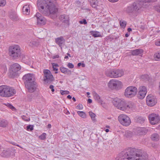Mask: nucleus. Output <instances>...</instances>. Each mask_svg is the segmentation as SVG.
<instances>
[{
    "mask_svg": "<svg viewBox=\"0 0 160 160\" xmlns=\"http://www.w3.org/2000/svg\"><path fill=\"white\" fill-rule=\"evenodd\" d=\"M23 79L25 84H26L34 82L35 77L33 74L28 73L23 77Z\"/></svg>",
    "mask_w": 160,
    "mask_h": 160,
    "instance_id": "2eb2a0df",
    "label": "nucleus"
},
{
    "mask_svg": "<svg viewBox=\"0 0 160 160\" xmlns=\"http://www.w3.org/2000/svg\"><path fill=\"white\" fill-rule=\"evenodd\" d=\"M148 118L151 123L152 125L158 123L160 120L159 117L158 115L154 113L149 115Z\"/></svg>",
    "mask_w": 160,
    "mask_h": 160,
    "instance_id": "dca6fc26",
    "label": "nucleus"
},
{
    "mask_svg": "<svg viewBox=\"0 0 160 160\" xmlns=\"http://www.w3.org/2000/svg\"><path fill=\"white\" fill-rule=\"evenodd\" d=\"M125 137L127 138L131 137L132 136V132L129 131H126L124 134Z\"/></svg>",
    "mask_w": 160,
    "mask_h": 160,
    "instance_id": "f704fd0d",
    "label": "nucleus"
},
{
    "mask_svg": "<svg viewBox=\"0 0 160 160\" xmlns=\"http://www.w3.org/2000/svg\"><path fill=\"white\" fill-rule=\"evenodd\" d=\"M5 105L7 107L9 108H10L12 110H13V109H15V108L10 103H7L5 104Z\"/></svg>",
    "mask_w": 160,
    "mask_h": 160,
    "instance_id": "79ce46f5",
    "label": "nucleus"
},
{
    "mask_svg": "<svg viewBox=\"0 0 160 160\" xmlns=\"http://www.w3.org/2000/svg\"><path fill=\"white\" fill-rule=\"evenodd\" d=\"M52 67H58V64L53 63H52Z\"/></svg>",
    "mask_w": 160,
    "mask_h": 160,
    "instance_id": "4d7b16f0",
    "label": "nucleus"
},
{
    "mask_svg": "<svg viewBox=\"0 0 160 160\" xmlns=\"http://www.w3.org/2000/svg\"><path fill=\"white\" fill-rule=\"evenodd\" d=\"M22 12L24 14L26 15L29 14L30 10L29 7L27 5H26L23 6L22 8Z\"/></svg>",
    "mask_w": 160,
    "mask_h": 160,
    "instance_id": "bb28decb",
    "label": "nucleus"
},
{
    "mask_svg": "<svg viewBox=\"0 0 160 160\" xmlns=\"http://www.w3.org/2000/svg\"><path fill=\"white\" fill-rule=\"evenodd\" d=\"M91 5L92 7L95 8H97V6H98V2L92 1V2H90Z\"/></svg>",
    "mask_w": 160,
    "mask_h": 160,
    "instance_id": "58836bf2",
    "label": "nucleus"
},
{
    "mask_svg": "<svg viewBox=\"0 0 160 160\" xmlns=\"http://www.w3.org/2000/svg\"><path fill=\"white\" fill-rule=\"evenodd\" d=\"M155 9L157 12H160V3L155 7Z\"/></svg>",
    "mask_w": 160,
    "mask_h": 160,
    "instance_id": "de8ad7c7",
    "label": "nucleus"
},
{
    "mask_svg": "<svg viewBox=\"0 0 160 160\" xmlns=\"http://www.w3.org/2000/svg\"><path fill=\"white\" fill-rule=\"evenodd\" d=\"M55 42L60 47H61L64 43L65 40L63 37H60L56 38Z\"/></svg>",
    "mask_w": 160,
    "mask_h": 160,
    "instance_id": "4be33fe9",
    "label": "nucleus"
},
{
    "mask_svg": "<svg viewBox=\"0 0 160 160\" xmlns=\"http://www.w3.org/2000/svg\"><path fill=\"white\" fill-rule=\"evenodd\" d=\"M22 118L23 120L26 121H28L30 120V118L27 117L24 115L22 116Z\"/></svg>",
    "mask_w": 160,
    "mask_h": 160,
    "instance_id": "a18cd8bd",
    "label": "nucleus"
},
{
    "mask_svg": "<svg viewBox=\"0 0 160 160\" xmlns=\"http://www.w3.org/2000/svg\"><path fill=\"white\" fill-rule=\"evenodd\" d=\"M43 81L46 83H50L54 80V78L51 71L48 69H44Z\"/></svg>",
    "mask_w": 160,
    "mask_h": 160,
    "instance_id": "6e6552de",
    "label": "nucleus"
},
{
    "mask_svg": "<svg viewBox=\"0 0 160 160\" xmlns=\"http://www.w3.org/2000/svg\"><path fill=\"white\" fill-rule=\"evenodd\" d=\"M33 129V125H29L27 126V129L28 131H31Z\"/></svg>",
    "mask_w": 160,
    "mask_h": 160,
    "instance_id": "c03bdc74",
    "label": "nucleus"
},
{
    "mask_svg": "<svg viewBox=\"0 0 160 160\" xmlns=\"http://www.w3.org/2000/svg\"><path fill=\"white\" fill-rule=\"evenodd\" d=\"M60 70L62 72L65 74L67 75L71 74V70H69L68 68L61 67H60Z\"/></svg>",
    "mask_w": 160,
    "mask_h": 160,
    "instance_id": "393cba45",
    "label": "nucleus"
},
{
    "mask_svg": "<svg viewBox=\"0 0 160 160\" xmlns=\"http://www.w3.org/2000/svg\"><path fill=\"white\" fill-rule=\"evenodd\" d=\"M108 86L112 89L119 90L121 88L122 83L119 80L112 79L109 81Z\"/></svg>",
    "mask_w": 160,
    "mask_h": 160,
    "instance_id": "0eeeda50",
    "label": "nucleus"
},
{
    "mask_svg": "<svg viewBox=\"0 0 160 160\" xmlns=\"http://www.w3.org/2000/svg\"><path fill=\"white\" fill-rule=\"evenodd\" d=\"M155 44L157 46H160V39L156 41L155 42Z\"/></svg>",
    "mask_w": 160,
    "mask_h": 160,
    "instance_id": "864d4df0",
    "label": "nucleus"
},
{
    "mask_svg": "<svg viewBox=\"0 0 160 160\" xmlns=\"http://www.w3.org/2000/svg\"><path fill=\"white\" fill-rule=\"evenodd\" d=\"M8 121L5 119L0 120V127H6L8 125Z\"/></svg>",
    "mask_w": 160,
    "mask_h": 160,
    "instance_id": "7c9ffc66",
    "label": "nucleus"
},
{
    "mask_svg": "<svg viewBox=\"0 0 160 160\" xmlns=\"http://www.w3.org/2000/svg\"><path fill=\"white\" fill-rule=\"evenodd\" d=\"M59 58V56L58 55H56L53 57L52 58L53 59H55L56 58Z\"/></svg>",
    "mask_w": 160,
    "mask_h": 160,
    "instance_id": "13d9d810",
    "label": "nucleus"
},
{
    "mask_svg": "<svg viewBox=\"0 0 160 160\" xmlns=\"http://www.w3.org/2000/svg\"><path fill=\"white\" fill-rule=\"evenodd\" d=\"M122 99L117 98H113L112 101V102L113 105L116 108L118 107L120 103H121Z\"/></svg>",
    "mask_w": 160,
    "mask_h": 160,
    "instance_id": "b1692460",
    "label": "nucleus"
},
{
    "mask_svg": "<svg viewBox=\"0 0 160 160\" xmlns=\"http://www.w3.org/2000/svg\"><path fill=\"white\" fill-rule=\"evenodd\" d=\"M65 112V113L67 115L69 114L70 113V112L68 111H67L66 112Z\"/></svg>",
    "mask_w": 160,
    "mask_h": 160,
    "instance_id": "338daca9",
    "label": "nucleus"
},
{
    "mask_svg": "<svg viewBox=\"0 0 160 160\" xmlns=\"http://www.w3.org/2000/svg\"><path fill=\"white\" fill-rule=\"evenodd\" d=\"M9 56L14 59L19 58L21 54L19 46L16 45L10 46L9 48Z\"/></svg>",
    "mask_w": 160,
    "mask_h": 160,
    "instance_id": "20e7f679",
    "label": "nucleus"
},
{
    "mask_svg": "<svg viewBox=\"0 0 160 160\" xmlns=\"http://www.w3.org/2000/svg\"><path fill=\"white\" fill-rule=\"evenodd\" d=\"M59 19L62 22L67 23L69 21V17L68 15L62 14L60 15L59 17Z\"/></svg>",
    "mask_w": 160,
    "mask_h": 160,
    "instance_id": "5701e85b",
    "label": "nucleus"
},
{
    "mask_svg": "<svg viewBox=\"0 0 160 160\" xmlns=\"http://www.w3.org/2000/svg\"><path fill=\"white\" fill-rule=\"evenodd\" d=\"M154 58L156 61L160 60V51L155 53L154 55Z\"/></svg>",
    "mask_w": 160,
    "mask_h": 160,
    "instance_id": "473e14b6",
    "label": "nucleus"
},
{
    "mask_svg": "<svg viewBox=\"0 0 160 160\" xmlns=\"http://www.w3.org/2000/svg\"><path fill=\"white\" fill-rule=\"evenodd\" d=\"M93 95L94 99L96 100L98 103H100L101 104H102L103 101L102 100L98 94L96 92H95L93 93Z\"/></svg>",
    "mask_w": 160,
    "mask_h": 160,
    "instance_id": "a878e982",
    "label": "nucleus"
},
{
    "mask_svg": "<svg viewBox=\"0 0 160 160\" xmlns=\"http://www.w3.org/2000/svg\"><path fill=\"white\" fill-rule=\"evenodd\" d=\"M55 3V0H38L37 5L39 11L45 15H55L58 10Z\"/></svg>",
    "mask_w": 160,
    "mask_h": 160,
    "instance_id": "f03ea898",
    "label": "nucleus"
},
{
    "mask_svg": "<svg viewBox=\"0 0 160 160\" xmlns=\"http://www.w3.org/2000/svg\"><path fill=\"white\" fill-rule=\"evenodd\" d=\"M6 0H0V6H4L6 4Z\"/></svg>",
    "mask_w": 160,
    "mask_h": 160,
    "instance_id": "a19ab883",
    "label": "nucleus"
},
{
    "mask_svg": "<svg viewBox=\"0 0 160 160\" xmlns=\"http://www.w3.org/2000/svg\"><path fill=\"white\" fill-rule=\"evenodd\" d=\"M102 103H103V104H101V105L103 107L105 108L106 107V105H105V103L103 101V102Z\"/></svg>",
    "mask_w": 160,
    "mask_h": 160,
    "instance_id": "680f3d73",
    "label": "nucleus"
},
{
    "mask_svg": "<svg viewBox=\"0 0 160 160\" xmlns=\"http://www.w3.org/2000/svg\"><path fill=\"white\" fill-rule=\"evenodd\" d=\"M139 91L138 93V98L140 99L144 98L147 93V91L146 87L144 86H141L139 88Z\"/></svg>",
    "mask_w": 160,
    "mask_h": 160,
    "instance_id": "6ab92c4d",
    "label": "nucleus"
},
{
    "mask_svg": "<svg viewBox=\"0 0 160 160\" xmlns=\"http://www.w3.org/2000/svg\"><path fill=\"white\" fill-rule=\"evenodd\" d=\"M67 66L70 68H74V65L71 63L69 62L67 64Z\"/></svg>",
    "mask_w": 160,
    "mask_h": 160,
    "instance_id": "09e8293b",
    "label": "nucleus"
},
{
    "mask_svg": "<svg viewBox=\"0 0 160 160\" xmlns=\"http://www.w3.org/2000/svg\"><path fill=\"white\" fill-rule=\"evenodd\" d=\"M92 36L94 38L101 37V35L99 32L98 31H93L92 33Z\"/></svg>",
    "mask_w": 160,
    "mask_h": 160,
    "instance_id": "2f4dec72",
    "label": "nucleus"
},
{
    "mask_svg": "<svg viewBox=\"0 0 160 160\" xmlns=\"http://www.w3.org/2000/svg\"><path fill=\"white\" fill-rule=\"evenodd\" d=\"M11 143L15 145V146H17L18 147H20V148H22L20 146L18 145V144L16 143H15L14 142H11Z\"/></svg>",
    "mask_w": 160,
    "mask_h": 160,
    "instance_id": "6e6d98bb",
    "label": "nucleus"
},
{
    "mask_svg": "<svg viewBox=\"0 0 160 160\" xmlns=\"http://www.w3.org/2000/svg\"><path fill=\"white\" fill-rule=\"evenodd\" d=\"M146 101L147 105L150 107L154 106L157 103V99L156 97L151 94H149L147 96Z\"/></svg>",
    "mask_w": 160,
    "mask_h": 160,
    "instance_id": "4468645a",
    "label": "nucleus"
},
{
    "mask_svg": "<svg viewBox=\"0 0 160 160\" xmlns=\"http://www.w3.org/2000/svg\"><path fill=\"white\" fill-rule=\"evenodd\" d=\"M148 129L144 127H138L136 129L137 134L141 135L146 133Z\"/></svg>",
    "mask_w": 160,
    "mask_h": 160,
    "instance_id": "aec40b11",
    "label": "nucleus"
},
{
    "mask_svg": "<svg viewBox=\"0 0 160 160\" xmlns=\"http://www.w3.org/2000/svg\"><path fill=\"white\" fill-rule=\"evenodd\" d=\"M16 93L13 88L5 85L0 86V96L9 97L13 96Z\"/></svg>",
    "mask_w": 160,
    "mask_h": 160,
    "instance_id": "7ed1b4c3",
    "label": "nucleus"
},
{
    "mask_svg": "<svg viewBox=\"0 0 160 160\" xmlns=\"http://www.w3.org/2000/svg\"><path fill=\"white\" fill-rule=\"evenodd\" d=\"M21 69V67L17 63H15L12 65L10 68L9 76L13 77L17 76L18 74V72Z\"/></svg>",
    "mask_w": 160,
    "mask_h": 160,
    "instance_id": "1a4fd4ad",
    "label": "nucleus"
},
{
    "mask_svg": "<svg viewBox=\"0 0 160 160\" xmlns=\"http://www.w3.org/2000/svg\"><path fill=\"white\" fill-rule=\"evenodd\" d=\"M89 115L90 116L92 120L94 122L96 121V120L95 119L96 115L92 112H89Z\"/></svg>",
    "mask_w": 160,
    "mask_h": 160,
    "instance_id": "72a5a7b5",
    "label": "nucleus"
},
{
    "mask_svg": "<svg viewBox=\"0 0 160 160\" xmlns=\"http://www.w3.org/2000/svg\"><path fill=\"white\" fill-rule=\"evenodd\" d=\"M157 0H146L145 2H144L143 1H138L136 2H134L132 6L134 10L136 11L138 10L139 8L146 5V2H154Z\"/></svg>",
    "mask_w": 160,
    "mask_h": 160,
    "instance_id": "f8f14e48",
    "label": "nucleus"
},
{
    "mask_svg": "<svg viewBox=\"0 0 160 160\" xmlns=\"http://www.w3.org/2000/svg\"><path fill=\"white\" fill-rule=\"evenodd\" d=\"M124 74L122 70L113 69L109 70L106 73L107 75L111 78H118L121 77Z\"/></svg>",
    "mask_w": 160,
    "mask_h": 160,
    "instance_id": "39448f33",
    "label": "nucleus"
},
{
    "mask_svg": "<svg viewBox=\"0 0 160 160\" xmlns=\"http://www.w3.org/2000/svg\"><path fill=\"white\" fill-rule=\"evenodd\" d=\"M131 103L128 102L123 99H122L118 107L117 108L118 109L122 111H125L126 110L132 108Z\"/></svg>",
    "mask_w": 160,
    "mask_h": 160,
    "instance_id": "ddd939ff",
    "label": "nucleus"
},
{
    "mask_svg": "<svg viewBox=\"0 0 160 160\" xmlns=\"http://www.w3.org/2000/svg\"><path fill=\"white\" fill-rule=\"evenodd\" d=\"M53 70L54 71H57L58 70V69L56 68L55 67H52Z\"/></svg>",
    "mask_w": 160,
    "mask_h": 160,
    "instance_id": "bf43d9fd",
    "label": "nucleus"
},
{
    "mask_svg": "<svg viewBox=\"0 0 160 160\" xmlns=\"http://www.w3.org/2000/svg\"><path fill=\"white\" fill-rule=\"evenodd\" d=\"M15 150L9 149H5L2 148L0 149V155L4 157H13L15 154Z\"/></svg>",
    "mask_w": 160,
    "mask_h": 160,
    "instance_id": "9b49d317",
    "label": "nucleus"
},
{
    "mask_svg": "<svg viewBox=\"0 0 160 160\" xmlns=\"http://www.w3.org/2000/svg\"><path fill=\"white\" fill-rule=\"evenodd\" d=\"M47 127H48V128H51V124H48V125Z\"/></svg>",
    "mask_w": 160,
    "mask_h": 160,
    "instance_id": "e2e57ef3",
    "label": "nucleus"
},
{
    "mask_svg": "<svg viewBox=\"0 0 160 160\" xmlns=\"http://www.w3.org/2000/svg\"><path fill=\"white\" fill-rule=\"evenodd\" d=\"M134 9L132 5L128 7L126 10V11L130 13L132 12Z\"/></svg>",
    "mask_w": 160,
    "mask_h": 160,
    "instance_id": "c9c22d12",
    "label": "nucleus"
},
{
    "mask_svg": "<svg viewBox=\"0 0 160 160\" xmlns=\"http://www.w3.org/2000/svg\"><path fill=\"white\" fill-rule=\"evenodd\" d=\"M143 51L141 49H136L131 51V54L133 56H141L142 55Z\"/></svg>",
    "mask_w": 160,
    "mask_h": 160,
    "instance_id": "412c9836",
    "label": "nucleus"
},
{
    "mask_svg": "<svg viewBox=\"0 0 160 160\" xmlns=\"http://www.w3.org/2000/svg\"><path fill=\"white\" fill-rule=\"evenodd\" d=\"M148 157L141 150L129 148L122 151L117 156L116 160H148Z\"/></svg>",
    "mask_w": 160,
    "mask_h": 160,
    "instance_id": "f257e3e1",
    "label": "nucleus"
},
{
    "mask_svg": "<svg viewBox=\"0 0 160 160\" xmlns=\"http://www.w3.org/2000/svg\"><path fill=\"white\" fill-rule=\"evenodd\" d=\"M151 139L154 141H157L159 139V135L156 133L152 134L151 137Z\"/></svg>",
    "mask_w": 160,
    "mask_h": 160,
    "instance_id": "c85d7f7f",
    "label": "nucleus"
},
{
    "mask_svg": "<svg viewBox=\"0 0 160 160\" xmlns=\"http://www.w3.org/2000/svg\"><path fill=\"white\" fill-rule=\"evenodd\" d=\"M67 98L69 99H71L72 98V96L70 95H68L67 96Z\"/></svg>",
    "mask_w": 160,
    "mask_h": 160,
    "instance_id": "0e129e2a",
    "label": "nucleus"
},
{
    "mask_svg": "<svg viewBox=\"0 0 160 160\" xmlns=\"http://www.w3.org/2000/svg\"><path fill=\"white\" fill-rule=\"evenodd\" d=\"M37 18V24L39 25H43L46 23V19L40 13L38 12L35 15Z\"/></svg>",
    "mask_w": 160,
    "mask_h": 160,
    "instance_id": "f3484780",
    "label": "nucleus"
},
{
    "mask_svg": "<svg viewBox=\"0 0 160 160\" xmlns=\"http://www.w3.org/2000/svg\"><path fill=\"white\" fill-rule=\"evenodd\" d=\"M79 22L81 24H86L87 23L86 20L85 19H83L82 21H80Z\"/></svg>",
    "mask_w": 160,
    "mask_h": 160,
    "instance_id": "8fccbe9b",
    "label": "nucleus"
},
{
    "mask_svg": "<svg viewBox=\"0 0 160 160\" xmlns=\"http://www.w3.org/2000/svg\"><path fill=\"white\" fill-rule=\"evenodd\" d=\"M127 23L126 22L123 20H121L120 21V24L122 28H124L126 25Z\"/></svg>",
    "mask_w": 160,
    "mask_h": 160,
    "instance_id": "4c0bfd02",
    "label": "nucleus"
},
{
    "mask_svg": "<svg viewBox=\"0 0 160 160\" xmlns=\"http://www.w3.org/2000/svg\"><path fill=\"white\" fill-rule=\"evenodd\" d=\"M88 102L90 103L92 102V100L91 99H88Z\"/></svg>",
    "mask_w": 160,
    "mask_h": 160,
    "instance_id": "052dcab7",
    "label": "nucleus"
},
{
    "mask_svg": "<svg viewBox=\"0 0 160 160\" xmlns=\"http://www.w3.org/2000/svg\"><path fill=\"white\" fill-rule=\"evenodd\" d=\"M77 108L78 109H82L83 108V106L82 104H79L77 106Z\"/></svg>",
    "mask_w": 160,
    "mask_h": 160,
    "instance_id": "603ef678",
    "label": "nucleus"
},
{
    "mask_svg": "<svg viewBox=\"0 0 160 160\" xmlns=\"http://www.w3.org/2000/svg\"><path fill=\"white\" fill-rule=\"evenodd\" d=\"M46 134L45 133H42L41 135L39 136V138L41 140H44L46 138Z\"/></svg>",
    "mask_w": 160,
    "mask_h": 160,
    "instance_id": "37998d69",
    "label": "nucleus"
},
{
    "mask_svg": "<svg viewBox=\"0 0 160 160\" xmlns=\"http://www.w3.org/2000/svg\"><path fill=\"white\" fill-rule=\"evenodd\" d=\"M37 45V42L35 41H31L29 43V45L31 47H33Z\"/></svg>",
    "mask_w": 160,
    "mask_h": 160,
    "instance_id": "ea45409f",
    "label": "nucleus"
},
{
    "mask_svg": "<svg viewBox=\"0 0 160 160\" xmlns=\"http://www.w3.org/2000/svg\"><path fill=\"white\" fill-rule=\"evenodd\" d=\"M77 113L80 117L83 118H85L86 117V114L83 111H78Z\"/></svg>",
    "mask_w": 160,
    "mask_h": 160,
    "instance_id": "e433bc0d",
    "label": "nucleus"
},
{
    "mask_svg": "<svg viewBox=\"0 0 160 160\" xmlns=\"http://www.w3.org/2000/svg\"><path fill=\"white\" fill-rule=\"evenodd\" d=\"M25 85L28 91L30 92H33L36 90L37 85H36V82H35Z\"/></svg>",
    "mask_w": 160,
    "mask_h": 160,
    "instance_id": "a211bd4d",
    "label": "nucleus"
},
{
    "mask_svg": "<svg viewBox=\"0 0 160 160\" xmlns=\"http://www.w3.org/2000/svg\"><path fill=\"white\" fill-rule=\"evenodd\" d=\"M50 88L51 89V91L52 92H53L54 91V86L53 85H51L49 86Z\"/></svg>",
    "mask_w": 160,
    "mask_h": 160,
    "instance_id": "5fc2aeb1",
    "label": "nucleus"
},
{
    "mask_svg": "<svg viewBox=\"0 0 160 160\" xmlns=\"http://www.w3.org/2000/svg\"><path fill=\"white\" fill-rule=\"evenodd\" d=\"M82 63L81 62H79L78 64V67L80 66L81 65H82Z\"/></svg>",
    "mask_w": 160,
    "mask_h": 160,
    "instance_id": "774afa93",
    "label": "nucleus"
},
{
    "mask_svg": "<svg viewBox=\"0 0 160 160\" xmlns=\"http://www.w3.org/2000/svg\"><path fill=\"white\" fill-rule=\"evenodd\" d=\"M141 78L142 79H146V78L148 79V78L149 77L148 75L145 74L142 75L141 76Z\"/></svg>",
    "mask_w": 160,
    "mask_h": 160,
    "instance_id": "3c124183",
    "label": "nucleus"
},
{
    "mask_svg": "<svg viewBox=\"0 0 160 160\" xmlns=\"http://www.w3.org/2000/svg\"><path fill=\"white\" fill-rule=\"evenodd\" d=\"M128 32H130L132 31V29L130 28H128Z\"/></svg>",
    "mask_w": 160,
    "mask_h": 160,
    "instance_id": "69168bd1",
    "label": "nucleus"
},
{
    "mask_svg": "<svg viewBox=\"0 0 160 160\" xmlns=\"http://www.w3.org/2000/svg\"><path fill=\"white\" fill-rule=\"evenodd\" d=\"M118 120L119 122L122 125L128 126L131 123L129 117L125 114H121L118 117Z\"/></svg>",
    "mask_w": 160,
    "mask_h": 160,
    "instance_id": "9d476101",
    "label": "nucleus"
},
{
    "mask_svg": "<svg viewBox=\"0 0 160 160\" xmlns=\"http://www.w3.org/2000/svg\"><path fill=\"white\" fill-rule=\"evenodd\" d=\"M145 120V118L141 116H137L135 118V120L136 122L140 123H144Z\"/></svg>",
    "mask_w": 160,
    "mask_h": 160,
    "instance_id": "cd10ccee",
    "label": "nucleus"
},
{
    "mask_svg": "<svg viewBox=\"0 0 160 160\" xmlns=\"http://www.w3.org/2000/svg\"><path fill=\"white\" fill-rule=\"evenodd\" d=\"M10 18L13 20H16L17 18V16L16 12L15 11L11 12L9 13Z\"/></svg>",
    "mask_w": 160,
    "mask_h": 160,
    "instance_id": "c756f323",
    "label": "nucleus"
},
{
    "mask_svg": "<svg viewBox=\"0 0 160 160\" xmlns=\"http://www.w3.org/2000/svg\"><path fill=\"white\" fill-rule=\"evenodd\" d=\"M137 92V89L136 87L130 86L126 89L124 95L126 97L131 98L136 95Z\"/></svg>",
    "mask_w": 160,
    "mask_h": 160,
    "instance_id": "423d86ee",
    "label": "nucleus"
},
{
    "mask_svg": "<svg viewBox=\"0 0 160 160\" xmlns=\"http://www.w3.org/2000/svg\"><path fill=\"white\" fill-rule=\"evenodd\" d=\"M60 93L62 95L68 94L69 93V92L68 91L61 90L60 91Z\"/></svg>",
    "mask_w": 160,
    "mask_h": 160,
    "instance_id": "49530a36",
    "label": "nucleus"
}]
</instances>
